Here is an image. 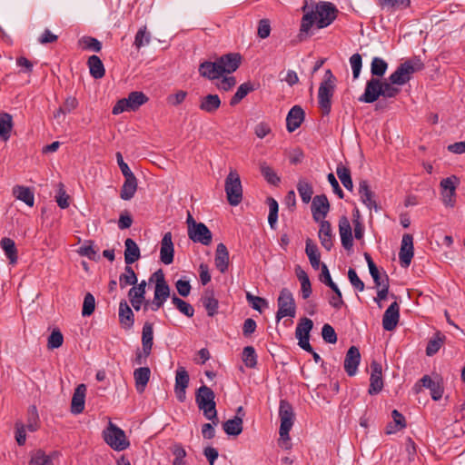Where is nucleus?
<instances>
[{"label": "nucleus", "mask_w": 465, "mask_h": 465, "mask_svg": "<svg viewBox=\"0 0 465 465\" xmlns=\"http://www.w3.org/2000/svg\"><path fill=\"white\" fill-rule=\"evenodd\" d=\"M304 15L302 18L299 36L307 35L313 26L322 29L330 25L337 16L338 10L335 5L330 2H319L311 10L308 5L302 7Z\"/></svg>", "instance_id": "obj_1"}, {"label": "nucleus", "mask_w": 465, "mask_h": 465, "mask_svg": "<svg viewBox=\"0 0 465 465\" xmlns=\"http://www.w3.org/2000/svg\"><path fill=\"white\" fill-rule=\"evenodd\" d=\"M215 394L211 388L206 385L201 386L195 393V401L203 416L211 420L214 425L219 423L217 415Z\"/></svg>", "instance_id": "obj_2"}, {"label": "nucleus", "mask_w": 465, "mask_h": 465, "mask_svg": "<svg viewBox=\"0 0 465 465\" xmlns=\"http://www.w3.org/2000/svg\"><path fill=\"white\" fill-rule=\"evenodd\" d=\"M423 68V62L417 56L412 57L401 63L389 76V80L397 85H403L411 80L412 74L421 71Z\"/></svg>", "instance_id": "obj_3"}, {"label": "nucleus", "mask_w": 465, "mask_h": 465, "mask_svg": "<svg viewBox=\"0 0 465 465\" xmlns=\"http://www.w3.org/2000/svg\"><path fill=\"white\" fill-rule=\"evenodd\" d=\"M336 78L331 71L325 72L324 79L321 83L318 92V103L322 114L328 115L331 108V97L335 90Z\"/></svg>", "instance_id": "obj_4"}, {"label": "nucleus", "mask_w": 465, "mask_h": 465, "mask_svg": "<svg viewBox=\"0 0 465 465\" xmlns=\"http://www.w3.org/2000/svg\"><path fill=\"white\" fill-rule=\"evenodd\" d=\"M153 280L155 281V288L153 300L151 302V309L152 311L156 312L170 297L171 290L164 279V274L161 269L152 274L149 281L152 282Z\"/></svg>", "instance_id": "obj_5"}, {"label": "nucleus", "mask_w": 465, "mask_h": 465, "mask_svg": "<svg viewBox=\"0 0 465 465\" xmlns=\"http://www.w3.org/2000/svg\"><path fill=\"white\" fill-rule=\"evenodd\" d=\"M186 223L188 237L193 242H199L208 246L212 243L213 233L203 223H197L192 214L188 213Z\"/></svg>", "instance_id": "obj_6"}, {"label": "nucleus", "mask_w": 465, "mask_h": 465, "mask_svg": "<svg viewBox=\"0 0 465 465\" xmlns=\"http://www.w3.org/2000/svg\"><path fill=\"white\" fill-rule=\"evenodd\" d=\"M279 417L281 420L280 440L288 441L290 440L289 432L293 426L295 415L292 405L286 400H281L280 401Z\"/></svg>", "instance_id": "obj_7"}, {"label": "nucleus", "mask_w": 465, "mask_h": 465, "mask_svg": "<svg viewBox=\"0 0 465 465\" xmlns=\"http://www.w3.org/2000/svg\"><path fill=\"white\" fill-rule=\"evenodd\" d=\"M224 189L228 203L232 205H238L242 200V187L240 175L235 170H231L225 179Z\"/></svg>", "instance_id": "obj_8"}, {"label": "nucleus", "mask_w": 465, "mask_h": 465, "mask_svg": "<svg viewBox=\"0 0 465 465\" xmlns=\"http://www.w3.org/2000/svg\"><path fill=\"white\" fill-rule=\"evenodd\" d=\"M104 438L105 442L114 450H124L130 445L124 431L111 421L104 431Z\"/></svg>", "instance_id": "obj_9"}, {"label": "nucleus", "mask_w": 465, "mask_h": 465, "mask_svg": "<svg viewBox=\"0 0 465 465\" xmlns=\"http://www.w3.org/2000/svg\"><path fill=\"white\" fill-rule=\"evenodd\" d=\"M278 311L276 319L279 322L283 317H294L296 313V305L292 292L287 288H282L277 300Z\"/></svg>", "instance_id": "obj_10"}, {"label": "nucleus", "mask_w": 465, "mask_h": 465, "mask_svg": "<svg viewBox=\"0 0 465 465\" xmlns=\"http://www.w3.org/2000/svg\"><path fill=\"white\" fill-rule=\"evenodd\" d=\"M460 184V178L456 175L444 178L440 181L441 200L445 206L454 207L456 203V189Z\"/></svg>", "instance_id": "obj_11"}, {"label": "nucleus", "mask_w": 465, "mask_h": 465, "mask_svg": "<svg viewBox=\"0 0 465 465\" xmlns=\"http://www.w3.org/2000/svg\"><path fill=\"white\" fill-rule=\"evenodd\" d=\"M382 81L376 77H371L367 81L364 93L359 97L361 103L371 104L381 96Z\"/></svg>", "instance_id": "obj_12"}, {"label": "nucleus", "mask_w": 465, "mask_h": 465, "mask_svg": "<svg viewBox=\"0 0 465 465\" xmlns=\"http://www.w3.org/2000/svg\"><path fill=\"white\" fill-rule=\"evenodd\" d=\"M242 57L238 53H229L216 59L222 76L235 72L241 64Z\"/></svg>", "instance_id": "obj_13"}, {"label": "nucleus", "mask_w": 465, "mask_h": 465, "mask_svg": "<svg viewBox=\"0 0 465 465\" xmlns=\"http://www.w3.org/2000/svg\"><path fill=\"white\" fill-rule=\"evenodd\" d=\"M312 213L315 222L325 221L330 211V203L325 194L316 195L312 202Z\"/></svg>", "instance_id": "obj_14"}, {"label": "nucleus", "mask_w": 465, "mask_h": 465, "mask_svg": "<svg viewBox=\"0 0 465 465\" xmlns=\"http://www.w3.org/2000/svg\"><path fill=\"white\" fill-rule=\"evenodd\" d=\"M413 237L411 234L405 233L401 239V245L399 252L401 265L404 268L410 266L413 257Z\"/></svg>", "instance_id": "obj_15"}, {"label": "nucleus", "mask_w": 465, "mask_h": 465, "mask_svg": "<svg viewBox=\"0 0 465 465\" xmlns=\"http://www.w3.org/2000/svg\"><path fill=\"white\" fill-rule=\"evenodd\" d=\"M371 373L370 377V387L369 394H378L383 388L382 381V367L381 364L376 361H372L371 363Z\"/></svg>", "instance_id": "obj_16"}, {"label": "nucleus", "mask_w": 465, "mask_h": 465, "mask_svg": "<svg viewBox=\"0 0 465 465\" xmlns=\"http://www.w3.org/2000/svg\"><path fill=\"white\" fill-rule=\"evenodd\" d=\"M189 381L190 378L187 371L183 367H180L176 371L174 385V393L180 402H183L186 399V388L188 387Z\"/></svg>", "instance_id": "obj_17"}, {"label": "nucleus", "mask_w": 465, "mask_h": 465, "mask_svg": "<svg viewBox=\"0 0 465 465\" xmlns=\"http://www.w3.org/2000/svg\"><path fill=\"white\" fill-rule=\"evenodd\" d=\"M172 238V233L167 232L163 234L161 241L160 260L165 265H169L173 262L174 246Z\"/></svg>", "instance_id": "obj_18"}, {"label": "nucleus", "mask_w": 465, "mask_h": 465, "mask_svg": "<svg viewBox=\"0 0 465 465\" xmlns=\"http://www.w3.org/2000/svg\"><path fill=\"white\" fill-rule=\"evenodd\" d=\"M400 319V306L397 302H393L385 311L382 317V327L385 331H393Z\"/></svg>", "instance_id": "obj_19"}, {"label": "nucleus", "mask_w": 465, "mask_h": 465, "mask_svg": "<svg viewBox=\"0 0 465 465\" xmlns=\"http://www.w3.org/2000/svg\"><path fill=\"white\" fill-rule=\"evenodd\" d=\"M361 361V353L357 347L351 346L347 351L344 360V370L349 376H354Z\"/></svg>", "instance_id": "obj_20"}, {"label": "nucleus", "mask_w": 465, "mask_h": 465, "mask_svg": "<svg viewBox=\"0 0 465 465\" xmlns=\"http://www.w3.org/2000/svg\"><path fill=\"white\" fill-rule=\"evenodd\" d=\"M339 232L341 245L346 250H351L353 246V238L351 234V226L346 216H341L339 221Z\"/></svg>", "instance_id": "obj_21"}, {"label": "nucleus", "mask_w": 465, "mask_h": 465, "mask_svg": "<svg viewBox=\"0 0 465 465\" xmlns=\"http://www.w3.org/2000/svg\"><path fill=\"white\" fill-rule=\"evenodd\" d=\"M304 111L299 105H294L289 111L286 117V128L288 132L292 133L299 128L304 120Z\"/></svg>", "instance_id": "obj_22"}, {"label": "nucleus", "mask_w": 465, "mask_h": 465, "mask_svg": "<svg viewBox=\"0 0 465 465\" xmlns=\"http://www.w3.org/2000/svg\"><path fill=\"white\" fill-rule=\"evenodd\" d=\"M85 392L86 386L83 383L79 384L75 388L71 402V411L74 414H79L83 412L84 409Z\"/></svg>", "instance_id": "obj_23"}, {"label": "nucleus", "mask_w": 465, "mask_h": 465, "mask_svg": "<svg viewBox=\"0 0 465 465\" xmlns=\"http://www.w3.org/2000/svg\"><path fill=\"white\" fill-rule=\"evenodd\" d=\"M229 252L223 243H219L216 247L214 264L221 273H224L229 266Z\"/></svg>", "instance_id": "obj_24"}, {"label": "nucleus", "mask_w": 465, "mask_h": 465, "mask_svg": "<svg viewBox=\"0 0 465 465\" xmlns=\"http://www.w3.org/2000/svg\"><path fill=\"white\" fill-rule=\"evenodd\" d=\"M221 99L218 94H207L200 98L199 109L207 114H214L221 106Z\"/></svg>", "instance_id": "obj_25"}, {"label": "nucleus", "mask_w": 465, "mask_h": 465, "mask_svg": "<svg viewBox=\"0 0 465 465\" xmlns=\"http://www.w3.org/2000/svg\"><path fill=\"white\" fill-rule=\"evenodd\" d=\"M320 223V230L318 232V236L321 242L322 246L327 251H331L333 243H332V231L331 223L328 221H321Z\"/></svg>", "instance_id": "obj_26"}, {"label": "nucleus", "mask_w": 465, "mask_h": 465, "mask_svg": "<svg viewBox=\"0 0 465 465\" xmlns=\"http://www.w3.org/2000/svg\"><path fill=\"white\" fill-rule=\"evenodd\" d=\"M198 70L201 76L207 78L209 80H216L222 77L221 72L219 70V65L216 60L214 62H203L199 65Z\"/></svg>", "instance_id": "obj_27"}, {"label": "nucleus", "mask_w": 465, "mask_h": 465, "mask_svg": "<svg viewBox=\"0 0 465 465\" xmlns=\"http://www.w3.org/2000/svg\"><path fill=\"white\" fill-rule=\"evenodd\" d=\"M359 194L361 202L370 209L372 208L377 210V204L375 200L373 199L374 194L371 192L369 183L365 180H361L359 183Z\"/></svg>", "instance_id": "obj_28"}, {"label": "nucleus", "mask_w": 465, "mask_h": 465, "mask_svg": "<svg viewBox=\"0 0 465 465\" xmlns=\"http://www.w3.org/2000/svg\"><path fill=\"white\" fill-rule=\"evenodd\" d=\"M137 190V179L134 174H131L130 176H124V183L121 188L120 197L128 201L131 200Z\"/></svg>", "instance_id": "obj_29"}, {"label": "nucleus", "mask_w": 465, "mask_h": 465, "mask_svg": "<svg viewBox=\"0 0 465 465\" xmlns=\"http://www.w3.org/2000/svg\"><path fill=\"white\" fill-rule=\"evenodd\" d=\"M201 301L207 312L208 316L213 317L217 313L219 302L214 296L213 290L206 289L202 296Z\"/></svg>", "instance_id": "obj_30"}, {"label": "nucleus", "mask_w": 465, "mask_h": 465, "mask_svg": "<svg viewBox=\"0 0 465 465\" xmlns=\"http://www.w3.org/2000/svg\"><path fill=\"white\" fill-rule=\"evenodd\" d=\"M124 262L127 265H130L140 259V249L133 239L127 238L124 241Z\"/></svg>", "instance_id": "obj_31"}, {"label": "nucleus", "mask_w": 465, "mask_h": 465, "mask_svg": "<svg viewBox=\"0 0 465 465\" xmlns=\"http://www.w3.org/2000/svg\"><path fill=\"white\" fill-rule=\"evenodd\" d=\"M151 371L148 367H140L134 371L135 387L138 392H143L150 380Z\"/></svg>", "instance_id": "obj_32"}, {"label": "nucleus", "mask_w": 465, "mask_h": 465, "mask_svg": "<svg viewBox=\"0 0 465 465\" xmlns=\"http://www.w3.org/2000/svg\"><path fill=\"white\" fill-rule=\"evenodd\" d=\"M13 194L17 200L24 202L26 205L30 207L34 206L35 195L34 192L29 187L15 185L13 188Z\"/></svg>", "instance_id": "obj_33"}, {"label": "nucleus", "mask_w": 465, "mask_h": 465, "mask_svg": "<svg viewBox=\"0 0 465 465\" xmlns=\"http://www.w3.org/2000/svg\"><path fill=\"white\" fill-rule=\"evenodd\" d=\"M242 417L238 415L234 416L232 419H230L223 422V429L227 435L230 436H238L242 431Z\"/></svg>", "instance_id": "obj_34"}, {"label": "nucleus", "mask_w": 465, "mask_h": 465, "mask_svg": "<svg viewBox=\"0 0 465 465\" xmlns=\"http://www.w3.org/2000/svg\"><path fill=\"white\" fill-rule=\"evenodd\" d=\"M119 320L125 329H130L134 325V313L126 301H122L119 304Z\"/></svg>", "instance_id": "obj_35"}, {"label": "nucleus", "mask_w": 465, "mask_h": 465, "mask_svg": "<svg viewBox=\"0 0 465 465\" xmlns=\"http://www.w3.org/2000/svg\"><path fill=\"white\" fill-rule=\"evenodd\" d=\"M305 252L309 258L310 263L314 270H318L321 264V255L317 245L312 239L306 240Z\"/></svg>", "instance_id": "obj_36"}, {"label": "nucleus", "mask_w": 465, "mask_h": 465, "mask_svg": "<svg viewBox=\"0 0 465 465\" xmlns=\"http://www.w3.org/2000/svg\"><path fill=\"white\" fill-rule=\"evenodd\" d=\"M90 74L95 78L100 79L105 74L104 66L102 60L97 55H92L87 61Z\"/></svg>", "instance_id": "obj_37"}, {"label": "nucleus", "mask_w": 465, "mask_h": 465, "mask_svg": "<svg viewBox=\"0 0 465 465\" xmlns=\"http://www.w3.org/2000/svg\"><path fill=\"white\" fill-rule=\"evenodd\" d=\"M0 245L10 263L15 264L17 262V250L14 240L5 237L0 241Z\"/></svg>", "instance_id": "obj_38"}, {"label": "nucleus", "mask_w": 465, "mask_h": 465, "mask_svg": "<svg viewBox=\"0 0 465 465\" xmlns=\"http://www.w3.org/2000/svg\"><path fill=\"white\" fill-rule=\"evenodd\" d=\"M153 341V323L145 322L143 326L142 331V346L145 352L152 351Z\"/></svg>", "instance_id": "obj_39"}, {"label": "nucleus", "mask_w": 465, "mask_h": 465, "mask_svg": "<svg viewBox=\"0 0 465 465\" xmlns=\"http://www.w3.org/2000/svg\"><path fill=\"white\" fill-rule=\"evenodd\" d=\"M254 90V86L252 83L246 82L242 84L234 95L231 98L230 105L235 106L238 104L250 92Z\"/></svg>", "instance_id": "obj_40"}, {"label": "nucleus", "mask_w": 465, "mask_h": 465, "mask_svg": "<svg viewBox=\"0 0 465 465\" xmlns=\"http://www.w3.org/2000/svg\"><path fill=\"white\" fill-rule=\"evenodd\" d=\"M137 283V276L134 269L127 265L124 268V272L119 277V284L121 289L126 288L128 285H135Z\"/></svg>", "instance_id": "obj_41"}, {"label": "nucleus", "mask_w": 465, "mask_h": 465, "mask_svg": "<svg viewBox=\"0 0 465 465\" xmlns=\"http://www.w3.org/2000/svg\"><path fill=\"white\" fill-rule=\"evenodd\" d=\"M12 116L9 114H0V138L6 141L12 130Z\"/></svg>", "instance_id": "obj_42"}, {"label": "nucleus", "mask_w": 465, "mask_h": 465, "mask_svg": "<svg viewBox=\"0 0 465 465\" xmlns=\"http://www.w3.org/2000/svg\"><path fill=\"white\" fill-rule=\"evenodd\" d=\"M297 191L304 203H310L313 194V189L308 181L300 179L297 183Z\"/></svg>", "instance_id": "obj_43"}, {"label": "nucleus", "mask_w": 465, "mask_h": 465, "mask_svg": "<svg viewBox=\"0 0 465 465\" xmlns=\"http://www.w3.org/2000/svg\"><path fill=\"white\" fill-rule=\"evenodd\" d=\"M388 69V63L381 57H373L371 64L372 77H382Z\"/></svg>", "instance_id": "obj_44"}, {"label": "nucleus", "mask_w": 465, "mask_h": 465, "mask_svg": "<svg viewBox=\"0 0 465 465\" xmlns=\"http://www.w3.org/2000/svg\"><path fill=\"white\" fill-rule=\"evenodd\" d=\"M336 173L342 185L349 191H352L353 183L351 177V171L349 168L342 164H338Z\"/></svg>", "instance_id": "obj_45"}, {"label": "nucleus", "mask_w": 465, "mask_h": 465, "mask_svg": "<svg viewBox=\"0 0 465 465\" xmlns=\"http://www.w3.org/2000/svg\"><path fill=\"white\" fill-rule=\"evenodd\" d=\"M260 171L264 179L271 184L276 185L280 183V177L274 170L269 166L265 162L260 163Z\"/></svg>", "instance_id": "obj_46"}, {"label": "nucleus", "mask_w": 465, "mask_h": 465, "mask_svg": "<svg viewBox=\"0 0 465 465\" xmlns=\"http://www.w3.org/2000/svg\"><path fill=\"white\" fill-rule=\"evenodd\" d=\"M132 111H136L141 105L148 101L147 96L143 92H132L127 97Z\"/></svg>", "instance_id": "obj_47"}, {"label": "nucleus", "mask_w": 465, "mask_h": 465, "mask_svg": "<svg viewBox=\"0 0 465 465\" xmlns=\"http://www.w3.org/2000/svg\"><path fill=\"white\" fill-rule=\"evenodd\" d=\"M172 302L173 305L179 310L180 312L184 314L187 317H193L194 314V309L193 307L186 302L185 301L182 300L181 298L177 297L175 294L172 297Z\"/></svg>", "instance_id": "obj_48"}, {"label": "nucleus", "mask_w": 465, "mask_h": 465, "mask_svg": "<svg viewBox=\"0 0 465 465\" xmlns=\"http://www.w3.org/2000/svg\"><path fill=\"white\" fill-rule=\"evenodd\" d=\"M313 327V322L309 318L301 319L300 322L296 326L295 337H310V331Z\"/></svg>", "instance_id": "obj_49"}, {"label": "nucleus", "mask_w": 465, "mask_h": 465, "mask_svg": "<svg viewBox=\"0 0 465 465\" xmlns=\"http://www.w3.org/2000/svg\"><path fill=\"white\" fill-rule=\"evenodd\" d=\"M151 35L147 31V27L143 25L141 27L135 35L134 45L137 49L150 44Z\"/></svg>", "instance_id": "obj_50"}, {"label": "nucleus", "mask_w": 465, "mask_h": 465, "mask_svg": "<svg viewBox=\"0 0 465 465\" xmlns=\"http://www.w3.org/2000/svg\"><path fill=\"white\" fill-rule=\"evenodd\" d=\"M242 361L248 368H254L257 364V355L252 346H246L243 348Z\"/></svg>", "instance_id": "obj_51"}, {"label": "nucleus", "mask_w": 465, "mask_h": 465, "mask_svg": "<svg viewBox=\"0 0 465 465\" xmlns=\"http://www.w3.org/2000/svg\"><path fill=\"white\" fill-rule=\"evenodd\" d=\"M381 90V96L383 98H393L397 96L401 92V88L397 86V84H392L389 78L385 81H382Z\"/></svg>", "instance_id": "obj_52"}, {"label": "nucleus", "mask_w": 465, "mask_h": 465, "mask_svg": "<svg viewBox=\"0 0 465 465\" xmlns=\"http://www.w3.org/2000/svg\"><path fill=\"white\" fill-rule=\"evenodd\" d=\"M380 5L388 10L405 9L411 5V0H379Z\"/></svg>", "instance_id": "obj_53"}, {"label": "nucleus", "mask_w": 465, "mask_h": 465, "mask_svg": "<svg viewBox=\"0 0 465 465\" xmlns=\"http://www.w3.org/2000/svg\"><path fill=\"white\" fill-rule=\"evenodd\" d=\"M267 203L269 206L268 223L271 228L273 229L278 220L279 205L277 201L272 197L267 199Z\"/></svg>", "instance_id": "obj_54"}, {"label": "nucleus", "mask_w": 465, "mask_h": 465, "mask_svg": "<svg viewBox=\"0 0 465 465\" xmlns=\"http://www.w3.org/2000/svg\"><path fill=\"white\" fill-rule=\"evenodd\" d=\"M79 45L83 49L92 50L94 52H100L102 44L96 38L91 36H84L79 40Z\"/></svg>", "instance_id": "obj_55"}, {"label": "nucleus", "mask_w": 465, "mask_h": 465, "mask_svg": "<svg viewBox=\"0 0 465 465\" xmlns=\"http://www.w3.org/2000/svg\"><path fill=\"white\" fill-rule=\"evenodd\" d=\"M64 342V336L58 329L53 330L47 341V348L54 350L61 347Z\"/></svg>", "instance_id": "obj_56"}, {"label": "nucleus", "mask_w": 465, "mask_h": 465, "mask_svg": "<svg viewBox=\"0 0 465 465\" xmlns=\"http://www.w3.org/2000/svg\"><path fill=\"white\" fill-rule=\"evenodd\" d=\"M39 427V416L35 406H31L28 410L26 428L30 431H35Z\"/></svg>", "instance_id": "obj_57"}, {"label": "nucleus", "mask_w": 465, "mask_h": 465, "mask_svg": "<svg viewBox=\"0 0 465 465\" xmlns=\"http://www.w3.org/2000/svg\"><path fill=\"white\" fill-rule=\"evenodd\" d=\"M369 271L373 279L376 288H379L383 284L389 283L388 275L384 272L383 276H381L380 272L375 263L371 264V269Z\"/></svg>", "instance_id": "obj_58"}, {"label": "nucleus", "mask_w": 465, "mask_h": 465, "mask_svg": "<svg viewBox=\"0 0 465 465\" xmlns=\"http://www.w3.org/2000/svg\"><path fill=\"white\" fill-rule=\"evenodd\" d=\"M95 309V299L90 292L86 293L84 298L82 315L84 317L90 316Z\"/></svg>", "instance_id": "obj_59"}, {"label": "nucleus", "mask_w": 465, "mask_h": 465, "mask_svg": "<svg viewBox=\"0 0 465 465\" xmlns=\"http://www.w3.org/2000/svg\"><path fill=\"white\" fill-rule=\"evenodd\" d=\"M146 292V282L143 280L139 284L133 285L128 292V297L134 299H144Z\"/></svg>", "instance_id": "obj_60"}, {"label": "nucleus", "mask_w": 465, "mask_h": 465, "mask_svg": "<svg viewBox=\"0 0 465 465\" xmlns=\"http://www.w3.org/2000/svg\"><path fill=\"white\" fill-rule=\"evenodd\" d=\"M30 465H54V462L50 456L41 450H38L32 457Z\"/></svg>", "instance_id": "obj_61"}, {"label": "nucleus", "mask_w": 465, "mask_h": 465, "mask_svg": "<svg viewBox=\"0 0 465 465\" xmlns=\"http://www.w3.org/2000/svg\"><path fill=\"white\" fill-rule=\"evenodd\" d=\"M55 201L62 209H66L69 206V195L66 193L62 183H58V192L55 196Z\"/></svg>", "instance_id": "obj_62"}, {"label": "nucleus", "mask_w": 465, "mask_h": 465, "mask_svg": "<svg viewBox=\"0 0 465 465\" xmlns=\"http://www.w3.org/2000/svg\"><path fill=\"white\" fill-rule=\"evenodd\" d=\"M322 336L327 343L334 344L337 341V334L332 326L325 323L322 329Z\"/></svg>", "instance_id": "obj_63"}, {"label": "nucleus", "mask_w": 465, "mask_h": 465, "mask_svg": "<svg viewBox=\"0 0 465 465\" xmlns=\"http://www.w3.org/2000/svg\"><path fill=\"white\" fill-rule=\"evenodd\" d=\"M78 253L81 256H85L93 261H96L99 258L97 251L94 249L92 242L82 245L78 250Z\"/></svg>", "instance_id": "obj_64"}]
</instances>
